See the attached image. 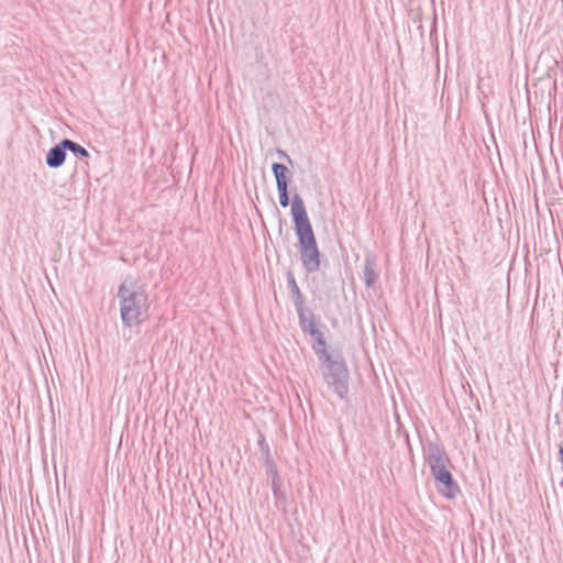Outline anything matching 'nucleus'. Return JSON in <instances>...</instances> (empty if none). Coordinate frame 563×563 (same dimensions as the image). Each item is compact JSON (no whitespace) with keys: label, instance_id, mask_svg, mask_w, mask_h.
I'll return each mask as SVG.
<instances>
[{"label":"nucleus","instance_id":"obj_3","mask_svg":"<svg viewBox=\"0 0 563 563\" xmlns=\"http://www.w3.org/2000/svg\"><path fill=\"white\" fill-rule=\"evenodd\" d=\"M298 239L300 243L301 260L305 267L310 272L318 269L320 261L314 234L299 236Z\"/></svg>","mask_w":563,"mask_h":563},{"label":"nucleus","instance_id":"obj_1","mask_svg":"<svg viewBox=\"0 0 563 563\" xmlns=\"http://www.w3.org/2000/svg\"><path fill=\"white\" fill-rule=\"evenodd\" d=\"M120 313L126 327H136L147 319L148 298L144 290L134 284H123L119 288Z\"/></svg>","mask_w":563,"mask_h":563},{"label":"nucleus","instance_id":"obj_6","mask_svg":"<svg viewBox=\"0 0 563 563\" xmlns=\"http://www.w3.org/2000/svg\"><path fill=\"white\" fill-rule=\"evenodd\" d=\"M65 150H67V147L63 146V142L49 150L46 156L47 165L51 167L60 166L65 161Z\"/></svg>","mask_w":563,"mask_h":563},{"label":"nucleus","instance_id":"obj_8","mask_svg":"<svg viewBox=\"0 0 563 563\" xmlns=\"http://www.w3.org/2000/svg\"><path fill=\"white\" fill-rule=\"evenodd\" d=\"M63 146L67 147V150L71 151L73 153L79 154L84 157L88 156V152L82 146H80L79 144H77L73 141L64 140Z\"/></svg>","mask_w":563,"mask_h":563},{"label":"nucleus","instance_id":"obj_2","mask_svg":"<svg viewBox=\"0 0 563 563\" xmlns=\"http://www.w3.org/2000/svg\"><path fill=\"white\" fill-rule=\"evenodd\" d=\"M311 335L316 338V345L313 346L316 353L324 363V375L333 383L345 380L347 369L342 357L335 358L327 351L325 340L318 330H311Z\"/></svg>","mask_w":563,"mask_h":563},{"label":"nucleus","instance_id":"obj_5","mask_svg":"<svg viewBox=\"0 0 563 563\" xmlns=\"http://www.w3.org/2000/svg\"><path fill=\"white\" fill-rule=\"evenodd\" d=\"M432 472L437 481L444 485L443 494L450 498L453 497L459 488L453 482L450 471L446 470L440 460H437L432 465Z\"/></svg>","mask_w":563,"mask_h":563},{"label":"nucleus","instance_id":"obj_9","mask_svg":"<svg viewBox=\"0 0 563 563\" xmlns=\"http://www.w3.org/2000/svg\"><path fill=\"white\" fill-rule=\"evenodd\" d=\"M279 203L286 208L289 205L287 188H278Z\"/></svg>","mask_w":563,"mask_h":563},{"label":"nucleus","instance_id":"obj_7","mask_svg":"<svg viewBox=\"0 0 563 563\" xmlns=\"http://www.w3.org/2000/svg\"><path fill=\"white\" fill-rule=\"evenodd\" d=\"M273 172L276 178V185L278 188H287L288 187V180H287V174L288 169L285 165L274 163L273 164Z\"/></svg>","mask_w":563,"mask_h":563},{"label":"nucleus","instance_id":"obj_4","mask_svg":"<svg viewBox=\"0 0 563 563\" xmlns=\"http://www.w3.org/2000/svg\"><path fill=\"white\" fill-rule=\"evenodd\" d=\"M291 214L294 218L298 238L308 234H313L303 201L298 196H296L292 200Z\"/></svg>","mask_w":563,"mask_h":563}]
</instances>
